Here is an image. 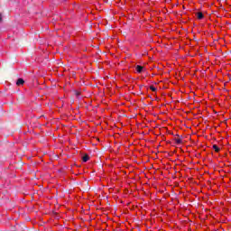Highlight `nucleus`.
<instances>
[{"label": "nucleus", "instance_id": "obj_1", "mask_svg": "<svg viewBox=\"0 0 231 231\" xmlns=\"http://www.w3.org/2000/svg\"><path fill=\"white\" fill-rule=\"evenodd\" d=\"M136 71H137V73H142L143 71V67L140 66V65H137L136 66Z\"/></svg>", "mask_w": 231, "mask_h": 231}, {"label": "nucleus", "instance_id": "obj_2", "mask_svg": "<svg viewBox=\"0 0 231 231\" xmlns=\"http://www.w3.org/2000/svg\"><path fill=\"white\" fill-rule=\"evenodd\" d=\"M24 84V79H18V80L16 81V85L18 86H23Z\"/></svg>", "mask_w": 231, "mask_h": 231}, {"label": "nucleus", "instance_id": "obj_3", "mask_svg": "<svg viewBox=\"0 0 231 231\" xmlns=\"http://www.w3.org/2000/svg\"><path fill=\"white\" fill-rule=\"evenodd\" d=\"M213 149H214L215 152H219V147L217 145L214 144Z\"/></svg>", "mask_w": 231, "mask_h": 231}, {"label": "nucleus", "instance_id": "obj_4", "mask_svg": "<svg viewBox=\"0 0 231 231\" xmlns=\"http://www.w3.org/2000/svg\"><path fill=\"white\" fill-rule=\"evenodd\" d=\"M197 17H198V19H203V17H204L203 13H198Z\"/></svg>", "mask_w": 231, "mask_h": 231}, {"label": "nucleus", "instance_id": "obj_5", "mask_svg": "<svg viewBox=\"0 0 231 231\" xmlns=\"http://www.w3.org/2000/svg\"><path fill=\"white\" fill-rule=\"evenodd\" d=\"M83 162H88L89 161V156L88 155H84L83 158H82Z\"/></svg>", "mask_w": 231, "mask_h": 231}, {"label": "nucleus", "instance_id": "obj_6", "mask_svg": "<svg viewBox=\"0 0 231 231\" xmlns=\"http://www.w3.org/2000/svg\"><path fill=\"white\" fill-rule=\"evenodd\" d=\"M150 89L151 91H153V93L157 91V88L154 86H151Z\"/></svg>", "mask_w": 231, "mask_h": 231}, {"label": "nucleus", "instance_id": "obj_7", "mask_svg": "<svg viewBox=\"0 0 231 231\" xmlns=\"http://www.w3.org/2000/svg\"><path fill=\"white\" fill-rule=\"evenodd\" d=\"M2 19H3V18H1V14H0V23H1Z\"/></svg>", "mask_w": 231, "mask_h": 231}]
</instances>
